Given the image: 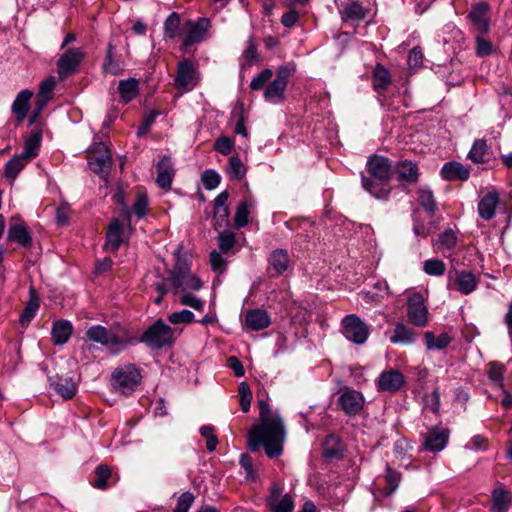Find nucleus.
Wrapping results in <instances>:
<instances>
[{
  "mask_svg": "<svg viewBox=\"0 0 512 512\" xmlns=\"http://www.w3.org/2000/svg\"><path fill=\"white\" fill-rule=\"evenodd\" d=\"M258 405L260 422L248 434V447L252 452L263 447L269 458H277L283 453L286 437L283 420L264 400H260Z\"/></svg>",
  "mask_w": 512,
  "mask_h": 512,
  "instance_id": "obj_1",
  "label": "nucleus"
},
{
  "mask_svg": "<svg viewBox=\"0 0 512 512\" xmlns=\"http://www.w3.org/2000/svg\"><path fill=\"white\" fill-rule=\"evenodd\" d=\"M367 176H362L363 188L377 199H387L390 193L392 163L384 156L374 155L367 161Z\"/></svg>",
  "mask_w": 512,
  "mask_h": 512,
  "instance_id": "obj_2",
  "label": "nucleus"
},
{
  "mask_svg": "<svg viewBox=\"0 0 512 512\" xmlns=\"http://www.w3.org/2000/svg\"><path fill=\"white\" fill-rule=\"evenodd\" d=\"M85 335L90 342L106 347L113 354H118L137 342L121 325H114L109 329L102 325H93L86 330Z\"/></svg>",
  "mask_w": 512,
  "mask_h": 512,
  "instance_id": "obj_3",
  "label": "nucleus"
},
{
  "mask_svg": "<svg viewBox=\"0 0 512 512\" xmlns=\"http://www.w3.org/2000/svg\"><path fill=\"white\" fill-rule=\"evenodd\" d=\"M179 334L180 331L171 328L162 319H158L147 328L139 339L135 338V340L137 341L136 344L144 343L152 349H161L171 346Z\"/></svg>",
  "mask_w": 512,
  "mask_h": 512,
  "instance_id": "obj_4",
  "label": "nucleus"
},
{
  "mask_svg": "<svg viewBox=\"0 0 512 512\" xmlns=\"http://www.w3.org/2000/svg\"><path fill=\"white\" fill-rule=\"evenodd\" d=\"M140 373L133 365L117 369L112 374L113 389L123 395H130L140 383Z\"/></svg>",
  "mask_w": 512,
  "mask_h": 512,
  "instance_id": "obj_5",
  "label": "nucleus"
},
{
  "mask_svg": "<svg viewBox=\"0 0 512 512\" xmlns=\"http://www.w3.org/2000/svg\"><path fill=\"white\" fill-rule=\"evenodd\" d=\"M174 294L198 291L202 288V281L189 270L175 267L169 279Z\"/></svg>",
  "mask_w": 512,
  "mask_h": 512,
  "instance_id": "obj_6",
  "label": "nucleus"
},
{
  "mask_svg": "<svg viewBox=\"0 0 512 512\" xmlns=\"http://www.w3.org/2000/svg\"><path fill=\"white\" fill-rule=\"evenodd\" d=\"M341 331L350 342L361 345L369 336L368 326L355 314H349L342 319Z\"/></svg>",
  "mask_w": 512,
  "mask_h": 512,
  "instance_id": "obj_7",
  "label": "nucleus"
},
{
  "mask_svg": "<svg viewBox=\"0 0 512 512\" xmlns=\"http://www.w3.org/2000/svg\"><path fill=\"white\" fill-rule=\"evenodd\" d=\"M478 280L476 276L467 270H451L447 277V289L469 295L476 290Z\"/></svg>",
  "mask_w": 512,
  "mask_h": 512,
  "instance_id": "obj_8",
  "label": "nucleus"
},
{
  "mask_svg": "<svg viewBox=\"0 0 512 512\" xmlns=\"http://www.w3.org/2000/svg\"><path fill=\"white\" fill-rule=\"evenodd\" d=\"M198 81L199 74L194 64L187 59L180 61L174 79L176 88L190 91L198 84Z\"/></svg>",
  "mask_w": 512,
  "mask_h": 512,
  "instance_id": "obj_9",
  "label": "nucleus"
},
{
  "mask_svg": "<svg viewBox=\"0 0 512 512\" xmlns=\"http://www.w3.org/2000/svg\"><path fill=\"white\" fill-rule=\"evenodd\" d=\"M84 57L85 53L80 48L66 50L57 61L59 78L65 79L70 74L76 72Z\"/></svg>",
  "mask_w": 512,
  "mask_h": 512,
  "instance_id": "obj_10",
  "label": "nucleus"
},
{
  "mask_svg": "<svg viewBox=\"0 0 512 512\" xmlns=\"http://www.w3.org/2000/svg\"><path fill=\"white\" fill-rule=\"evenodd\" d=\"M88 165L94 173L102 177H106L109 174L112 160L108 149L103 144L96 145L89 154Z\"/></svg>",
  "mask_w": 512,
  "mask_h": 512,
  "instance_id": "obj_11",
  "label": "nucleus"
},
{
  "mask_svg": "<svg viewBox=\"0 0 512 512\" xmlns=\"http://www.w3.org/2000/svg\"><path fill=\"white\" fill-rule=\"evenodd\" d=\"M407 315L409 321L418 327L426 326L428 322V309L420 293H414L408 298Z\"/></svg>",
  "mask_w": 512,
  "mask_h": 512,
  "instance_id": "obj_12",
  "label": "nucleus"
},
{
  "mask_svg": "<svg viewBox=\"0 0 512 512\" xmlns=\"http://www.w3.org/2000/svg\"><path fill=\"white\" fill-rule=\"evenodd\" d=\"M210 26L207 18H199L196 21L189 20L183 27L184 45L190 46L204 39V36Z\"/></svg>",
  "mask_w": 512,
  "mask_h": 512,
  "instance_id": "obj_13",
  "label": "nucleus"
},
{
  "mask_svg": "<svg viewBox=\"0 0 512 512\" xmlns=\"http://www.w3.org/2000/svg\"><path fill=\"white\" fill-rule=\"evenodd\" d=\"M267 506L271 512H292L294 500L289 494H282L281 488L274 485L267 498Z\"/></svg>",
  "mask_w": 512,
  "mask_h": 512,
  "instance_id": "obj_14",
  "label": "nucleus"
},
{
  "mask_svg": "<svg viewBox=\"0 0 512 512\" xmlns=\"http://www.w3.org/2000/svg\"><path fill=\"white\" fill-rule=\"evenodd\" d=\"M288 83V72L280 69L276 78L265 88L264 98L271 103H279L283 100L284 91Z\"/></svg>",
  "mask_w": 512,
  "mask_h": 512,
  "instance_id": "obj_15",
  "label": "nucleus"
},
{
  "mask_svg": "<svg viewBox=\"0 0 512 512\" xmlns=\"http://www.w3.org/2000/svg\"><path fill=\"white\" fill-rule=\"evenodd\" d=\"M405 382L403 374L395 369L383 371L377 379V388L379 391L396 392L400 390Z\"/></svg>",
  "mask_w": 512,
  "mask_h": 512,
  "instance_id": "obj_16",
  "label": "nucleus"
},
{
  "mask_svg": "<svg viewBox=\"0 0 512 512\" xmlns=\"http://www.w3.org/2000/svg\"><path fill=\"white\" fill-rule=\"evenodd\" d=\"M338 404L348 415H356L364 405L362 393L356 390H346L338 398Z\"/></svg>",
  "mask_w": 512,
  "mask_h": 512,
  "instance_id": "obj_17",
  "label": "nucleus"
},
{
  "mask_svg": "<svg viewBox=\"0 0 512 512\" xmlns=\"http://www.w3.org/2000/svg\"><path fill=\"white\" fill-rule=\"evenodd\" d=\"M512 505V493L502 485L491 492L490 512H508Z\"/></svg>",
  "mask_w": 512,
  "mask_h": 512,
  "instance_id": "obj_18",
  "label": "nucleus"
},
{
  "mask_svg": "<svg viewBox=\"0 0 512 512\" xmlns=\"http://www.w3.org/2000/svg\"><path fill=\"white\" fill-rule=\"evenodd\" d=\"M448 439L447 430L434 427L424 435V448L431 452H439L446 447Z\"/></svg>",
  "mask_w": 512,
  "mask_h": 512,
  "instance_id": "obj_19",
  "label": "nucleus"
},
{
  "mask_svg": "<svg viewBox=\"0 0 512 512\" xmlns=\"http://www.w3.org/2000/svg\"><path fill=\"white\" fill-rule=\"evenodd\" d=\"M499 201V193L495 189L488 191L478 202L479 216L486 221L491 220L496 214Z\"/></svg>",
  "mask_w": 512,
  "mask_h": 512,
  "instance_id": "obj_20",
  "label": "nucleus"
},
{
  "mask_svg": "<svg viewBox=\"0 0 512 512\" xmlns=\"http://www.w3.org/2000/svg\"><path fill=\"white\" fill-rule=\"evenodd\" d=\"M488 11L489 5L485 2H479L472 7L468 14L470 21L481 33H486L489 30Z\"/></svg>",
  "mask_w": 512,
  "mask_h": 512,
  "instance_id": "obj_21",
  "label": "nucleus"
},
{
  "mask_svg": "<svg viewBox=\"0 0 512 512\" xmlns=\"http://www.w3.org/2000/svg\"><path fill=\"white\" fill-rule=\"evenodd\" d=\"M125 241V233L118 219H114L108 226L105 247L109 252H115Z\"/></svg>",
  "mask_w": 512,
  "mask_h": 512,
  "instance_id": "obj_22",
  "label": "nucleus"
},
{
  "mask_svg": "<svg viewBox=\"0 0 512 512\" xmlns=\"http://www.w3.org/2000/svg\"><path fill=\"white\" fill-rule=\"evenodd\" d=\"M158 173L156 183L164 190H169L174 177V168L169 156L163 158L157 164Z\"/></svg>",
  "mask_w": 512,
  "mask_h": 512,
  "instance_id": "obj_23",
  "label": "nucleus"
},
{
  "mask_svg": "<svg viewBox=\"0 0 512 512\" xmlns=\"http://www.w3.org/2000/svg\"><path fill=\"white\" fill-rule=\"evenodd\" d=\"M49 383L64 399H71L76 394L77 386L71 377L52 376L49 377Z\"/></svg>",
  "mask_w": 512,
  "mask_h": 512,
  "instance_id": "obj_24",
  "label": "nucleus"
},
{
  "mask_svg": "<svg viewBox=\"0 0 512 512\" xmlns=\"http://www.w3.org/2000/svg\"><path fill=\"white\" fill-rule=\"evenodd\" d=\"M55 84H56V81H55V77H53V76L44 80L41 83L39 91L37 93L36 111L34 112L33 116L31 117L30 123H33L36 120L38 114L41 112V110L46 106L48 101L51 99L53 90L55 88Z\"/></svg>",
  "mask_w": 512,
  "mask_h": 512,
  "instance_id": "obj_25",
  "label": "nucleus"
},
{
  "mask_svg": "<svg viewBox=\"0 0 512 512\" xmlns=\"http://www.w3.org/2000/svg\"><path fill=\"white\" fill-rule=\"evenodd\" d=\"M270 323L269 314L262 309L249 310L245 315V324L253 331L263 330L267 328Z\"/></svg>",
  "mask_w": 512,
  "mask_h": 512,
  "instance_id": "obj_26",
  "label": "nucleus"
},
{
  "mask_svg": "<svg viewBox=\"0 0 512 512\" xmlns=\"http://www.w3.org/2000/svg\"><path fill=\"white\" fill-rule=\"evenodd\" d=\"M8 240L28 248L32 244V236L28 228L22 223H11L7 233Z\"/></svg>",
  "mask_w": 512,
  "mask_h": 512,
  "instance_id": "obj_27",
  "label": "nucleus"
},
{
  "mask_svg": "<svg viewBox=\"0 0 512 512\" xmlns=\"http://www.w3.org/2000/svg\"><path fill=\"white\" fill-rule=\"evenodd\" d=\"M32 96L33 93L27 89L22 90L17 94L12 104V112L17 121L21 122L26 118Z\"/></svg>",
  "mask_w": 512,
  "mask_h": 512,
  "instance_id": "obj_28",
  "label": "nucleus"
},
{
  "mask_svg": "<svg viewBox=\"0 0 512 512\" xmlns=\"http://www.w3.org/2000/svg\"><path fill=\"white\" fill-rule=\"evenodd\" d=\"M73 331V326L68 320H58L54 322L51 336L54 344L64 345L68 342Z\"/></svg>",
  "mask_w": 512,
  "mask_h": 512,
  "instance_id": "obj_29",
  "label": "nucleus"
},
{
  "mask_svg": "<svg viewBox=\"0 0 512 512\" xmlns=\"http://www.w3.org/2000/svg\"><path fill=\"white\" fill-rule=\"evenodd\" d=\"M441 175L444 179L449 181L467 180L470 176V172L459 162H448L442 167Z\"/></svg>",
  "mask_w": 512,
  "mask_h": 512,
  "instance_id": "obj_30",
  "label": "nucleus"
},
{
  "mask_svg": "<svg viewBox=\"0 0 512 512\" xmlns=\"http://www.w3.org/2000/svg\"><path fill=\"white\" fill-rule=\"evenodd\" d=\"M269 265L276 275L286 272L290 265L288 252L284 249L274 250L269 257Z\"/></svg>",
  "mask_w": 512,
  "mask_h": 512,
  "instance_id": "obj_31",
  "label": "nucleus"
},
{
  "mask_svg": "<svg viewBox=\"0 0 512 512\" xmlns=\"http://www.w3.org/2000/svg\"><path fill=\"white\" fill-rule=\"evenodd\" d=\"M41 141L42 133L39 130L32 131L25 139L24 147L20 154L31 161L38 155Z\"/></svg>",
  "mask_w": 512,
  "mask_h": 512,
  "instance_id": "obj_32",
  "label": "nucleus"
},
{
  "mask_svg": "<svg viewBox=\"0 0 512 512\" xmlns=\"http://www.w3.org/2000/svg\"><path fill=\"white\" fill-rule=\"evenodd\" d=\"M40 306L39 297L35 289L29 290V301L26 304L23 312L20 315L19 321L22 326H27L30 321L35 317Z\"/></svg>",
  "mask_w": 512,
  "mask_h": 512,
  "instance_id": "obj_33",
  "label": "nucleus"
},
{
  "mask_svg": "<svg viewBox=\"0 0 512 512\" xmlns=\"http://www.w3.org/2000/svg\"><path fill=\"white\" fill-rule=\"evenodd\" d=\"M29 162L30 160L21 154L14 155L4 166V176L12 181L15 180Z\"/></svg>",
  "mask_w": 512,
  "mask_h": 512,
  "instance_id": "obj_34",
  "label": "nucleus"
},
{
  "mask_svg": "<svg viewBox=\"0 0 512 512\" xmlns=\"http://www.w3.org/2000/svg\"><path fill=\"white\" fill-rule=\"evenodd\" d=\"M147 208H148V198L143 193H138L136 195L135 202L131 209L125 207V210L123 212V215L125 216L128 223L131 221V215L132 213L137 216L138 219H142L147 214Z\"/></svg>",
  "mask_w": 512,
  "mask_h": 512,
  "instance_id": "obj_35",
  "label": "nucleus"
},
{
  "mask_svg": "<svg viewBox=\"0 0 512 512\" xmlns=\"http://www.w3.org/2000/svg\"><path fill=\"white\" fill-rule=\"evenodd\" d=\"M118 91L121 100L124 103H129L137 96L139 91V83L135 78L121 80L118 85Z\"/></svg>",
  "mask_w": 512,
  "mask_h": 512,
  "instance_id": "obj_36",
  "label": "nucleus"
},
{
  "mask_svg": "<svg viewBox=\"0 0 512 512\" xmlns=\"http://www.w3.org/2000/svg\"><path fill=\"white\" fill-rule=\"evenodd\" d=\"M414 338L415 334L410 328L403 323H397L393 335L390 337V342L393 344L407 345L413 343Z\"/></svg>",
  "mask_w": 512,
  "mask_h": 512,
  "instance_id": "obj_37",
  "label": "nucleus"
},
{
  "mask_svg": "<svg viewBox=\"0 0 512 512\" xmlns=\"http://www.w3.org/2000/svg\"><path fill=\"white\" fill-rule=\"evenodd\" d=\"M487 141L484 139H477L474 141L471 150L468 153V158L476 164H482L487 161L488 155Z\"/></svg>",
  "mask_w": 512,
  "mask_h": 512,
  "instance_id": "obj_38",
  "label": "nucleus"
},
{
  "mask_svg": "<svg viewBox=\"0 0 512 512\" xmlns=\"http://www.w3.org/2000/svg\"><path fill=\"white\" fill-rule=\"evenodd\" d=\"M424 338L428 350H442L451 342V337L447 333L435 336L433 332L427 331L424 334Z\"/></svg>",
  "mask_w": 512,
  "mask_h": 512,
  "instance_id": "obj_39",
  "label": "nucleus"
},
{
  "mask_svg": "<svg viewBox=\"0 0 512 512\" xmlns=\"http://www.w3.org/2000/svg\"><path fill=\"white\" fill-rule=\"evenodd\" d=\"M254 206L255 202L252 199L243 200L238 204L234 215V223L237 228H242L248 224L250 209Z\"/></svg>",
  "mask_w": 512,
  "mask_h": 512,
  "instance_id": "obj_40",
  "label": "nucleus"
},
{
  "mask_svg": "<svg viewBox=\"0 0 512 512\" xmlns=\"http://www.w3.org/2000/svg\"><path fill=\"white\" fill-rule=\"evenodd\" d=\"M341 15L344 21L351 20L359 22L365 19L367 9H365L360 3L353 2L343 8Z\"/></svg>",
  "mask_w": 512,
  "mask_h": 512,
  "instance_id": "obj_41",
  "label": "nucleus"
},
{
  "mask_svg": "<svg viewBox=\"0 0 512 512\" xmlns=\"http://www.w3.org/2000/svg\"><path fill=\"white\" fill-rule=\"evenodd\" d=\"M456 243V232L453 229L449 228L439 235L438 240L435 243V248L437 251L444 254L446 251H450L451 249H453Z\"/></svg>",
  "mask_w": 512,
  "mask_h": 512,
  "instance_id": "obj_42",
  "label": "nucleus"
},
{
  "mask_svg": "<svg viewBox=\"0 0 512 512\" xmlns=\"http://www.w3.org/2000/svg\"><path fill=\"white\" fill-rule=\"evenodd\" d=\"M227 174L231 179L241 180L246 175V167L237 156H231L228 161Z\"/></svg>",
  "mask_w": 512,
  "mask_h": 512,
  "instance_id": "obj_43",
  "label": "nucleus"
},
{
  "mask_svg": "<svg viewBox=\"0 0 512 512\" xmlns=\"http://www.w3.org/2000/svg\"><path fill=\"white\" fill-rule=\"evenodd\" d=\"M399 178L410 183H414L418 179V167L411 161H403L398 166Z\"/></svg>",
  "mask_w": 512,
  "mask_h": 512,
  "instance_id": "obj_44",
  "label": "nucleus"
},
{
  "mask_svg": "<svg viewBox=\"0 0 512 512\" xmlns=\"http://www.w3.org/2000/svg\"><path fill=\"white\" fill-rule=\"evenodd\" d=\"M418 202L429 214H434L437 210L433 192L428 188H420L418 190Z\"/></svg>",
  "mask_w": 512,
  "mask_h": 512,
  "instance_id": "obj_45",
  "label": "nucleus"
},
{
  "mask_svg": "<svg viewBox=\"0 0 512 512\" xmlns=\"http://www.w3.org/2000/svg\"><path fill=\"white\" fill-rule=\"evenodd\" d=\"M390 73L381 65H377L373 72V86L376 90H385L390 84Z\"/></svg>",
  "mask_w": 512,
  "mask_h": 512,
  "instance_id": "obj_46",
  "label": "nucleus"
},
{
  "mask_svg": "<svg viewBox=\"0 0 512 512\" xmlns=\"http://www.w3.org/2000/svg\"><path fill=\"white\" fill-rule=\"evenodd\" d=\"M103 70L105 73L117 76L120 75L124 68L123 64L119 61L113 58L112 53V46L109 45L105 61L103 63Z\"/></svg>",
  "mask_w": 512,
  "mask_h": 512,
  "instance_id": "obj_47",
  "label": "nucleus"
},
{
  "mask_svg": "<svg viewBox=\"0 0 512 512\" xmlns=\"http://www.w3.org/2000/svg\"><path fill=\"white\" fill-rule=\"evenodd\" d=\"M506 368L503 364L498 362L489 363L488 377L495 386L502 388L504 384V373Z\"/></svg>",
  "mask_w": 512,
  "mask_h": 512,
  "instance_id": "obj_48",
  "label": "nucleus"
},
{
  "mask_svg": "<svg viewBox=\"0 0 512 512\" xmlns=\"http://www.w3.org/2000/svg\"><path fill=\"white\" fill-rule=\"evenodd\" d=\"M217 240L220 252L227 254L235 245V233L229 230H224L219 233Z\"/></svg>",
  "mask_w": 512,
  "mask_h": 512,
  "instance_id": "obj_49",
  "label": "nucleus"
},
{
  "mask_svg": "<svg viewBox=\"0 0 512 512\" xmlns=\"http://www.w3.org/2000/svg\"><path fill=\"white\" fill-rule=\"evenodd\" d=\"M180 16L172 12L164 22V34L167 38H174L179 34Z\"/></svg>",
  "mask_w": 512,
  "mask_h": 512,
  "instance_id": "obj_50",
  "label": "nucleus"
},
{
  "mask_svg": "<svg viewBox=\"0 0 512 512\" xmlns=\"http://www.w3.org/2000/svg\"><path fill=\"white\" fill-rule=\"evenodd\" d=\"M423 270L431 276H442L445 273L446 266L442 260L429 259L423 263Z\"/></svg>",
  "mask_w": 512,
  "mask_h": 512,
  "instance_id": "obj_51",
  "label": "nucleus"
},
{
  "mask_svg": "<svg viewBox=\"0 0 512 512\" xmlns=\"http://www.w3.org/2000/svg\"><path fill=\"white\" fill-rule=\"evenodd\" d=\"M168 320L171 324H190L194 322L195 316L194 313L190 310L183 309L181 311L173 312L169 315Z\"/></svg>",
  "mask_w": 512,
  "mask_h": 512,
  "instance_id": "obj_52",
  "label": "nucleus"
},
{
  "mask_svg": "<svg viewBox=\"0 0 512 512\" xmlns=\"http://www.w3.org/2000/svg\"><path fill=\"white\" fill-rule=\"evenodd\" d=\"M179 303L184 306H188L196 311H203L205 302L200 298L192 295V292L181 294L179 297Z\"/></svg>",
  "mask_w": 512,
  "mask_h": 512,
  "instance_id": "obj_53",
  "label": "nucleus"
},
{
  "mask_svg": "<svg viewBox=\"0 0 512 512\" xmlns=\"http://www.w3.org/2000/svg\"><path fill=\"white\" fill-rule=\"evenodd\" d=\"M199 432L206 439L207 450L213 452L218 445V439L215 435L214 427L211 425H203Z\"/></svg>",
  "mask_w": 512,
  "mask_h": 512,
  "instance_id": "obj_54",
  "label": "nucleus"
},
{
  "mask_svg": "<svg viewBox=\"0 0 512 512\" xmlns=\"http://www.w3.org/2000/svg\"><path fill=\"white\" fill-rule=\"evenodd\" d=\"M238 393L240 396V407L241 410L246 413L250 409L251 400H252V393L251 390L246 382H242L239 385Z\"/></svg>",
  "mask_w": 512,
  "mask_h": 512,
  "instance_id": "obj_55",
  "label": "nucleus"
},
{
  "mask_svg": "<svg viewBox=\"0 0 512 512\" xmlns=\"http://www.w3.org/2000/svg\"><path fill=\"white\" fill-rule=\"evenodd\" d=\"M201 179L203 186L208 190H212L220 184L221 177L215 170L208 169L202 173Z\"/></svg>",
  "mask_w": 512,
  "mask_h": 512,
  "instance_id": "obj_56",
  "label": "nucleus"
},
{
  "mask_svg": "<svg viewBox=\"0 0 512 512\" xmlns=\"http://www.w3.org/2000/svg\"><path fill=\"white\" fill-rule=\"evenodd\" d=\"M273 76V71L271 69H264L260 73H258L251 81L250 88L252 90H260L262 89L266 83Z\"/></svg>",
  "mask_w": 512,
  "mask_h": 512,
  "instance_id": "obj_57",
  "label": "nucleus"
},
{
  "mask_svg": "<svg viewBox=\"0 0 512 512\" xmlns=\"http://www.w3.org/2000/svg\"><path fill=\"white\" fill-rule=\"evenodd\" d=\"M401 480L400 473L389 466L386 467L387 494H392L398 488Z\"/></svg>",
  "mask_w": 512,
  "mask_h": 512,
  "instance_id": "obj_58",
  "label": "nucleus"
},
{
  "mask_svg": "<svg viewBox=\"0 0 512 512\" xmlns=\"http://www.w3.org/2000/svg\"><path fill=\"white\" fill-rule=\"evenodd\" d=\"M223 253L212 251L210 253V265L214 272L221 274L226 270V259L222 256Z\"/></svg>",
  "mask_w": 512,
  "mask_h": 512,
  "instance_id": "obj_59",
  "label": "nucleus"
},
{
  "mask_svg": "<svg viewBox=\"0 0 512 512\" xmlns=\"http://www.w3.org/2000/svg\"><path fill=\"white\" fill-rule=\"evenodd\" d=\"M158 116V112L156 111H150L144 115L143 121L141 125L137 129V136L143 137L147 134L152 124L155 122L156 117Z\"/></svg>",
  "mask_w": 512,
  "mask_h": 512,
  "instance_id": "obj_60",
  "label": "nucleus"
},
{
  "mask_svg": "<svg viewBox=\"0 0 512 512\" xmlns=\"http://www.w3.org/2000/svg\"><path fill=\"white\" fill-rule=\"evenodd\" d=\"M110 469L108 466L99 465L96 468L97 479L93 482L94 487L103 489L107 486L106 481L110 477Z\"/></svg>",
  "mask_w": 512,
  "mask_h": 512,
  "instance_id": "obj_61",
  "label": "nucleus"
},
{
  "mask_svg": "<svg viewBox=\"0 0 512 512\" xmlns=\"http://www.w3.org/2000/svg\"><path fill=\"white\" fill-rule=\"evenodd\" d=\"M194 502V496L190 492H185L178 498L174 512H188Z\"/></svg>",
  "mask_w": 512,
  "mask_h": 512,
  "instance_id": "obj_62",
  "label": "nucleus"
},
{
  "mask_svg": "<svg viewBox=\"0 0 512 512\" xmlns=\"http://www.w3.org/2000/svg\"><path fill=\"white\" fill-rule=\"evenodd\" d=\"M493 52V45L490 41L482 38L481 36L476 37V53L480 57L488 56Z\"/></svg>",
  "mask_w": 512,
  "mask_h": 512,
  "instance_id": "obj_63",
  "label": "nucleus"
},
{
  "mask_svg": "<svg viewBox=\"0 0 512 512\" xmlns=\"http://www.w3.org/2000/svg\"><path fill=\"white\" fill-rule=\"evenodd\" d=\"M233 141L226 136L219 137L214 143V149L223 154L228 155L233 148Z\"/></svg>",
  "mask_w": 512,
  "mask_h": 512,
  "instance_id": "obj_64",
  "label": "nucleus"
}]
</instances>
